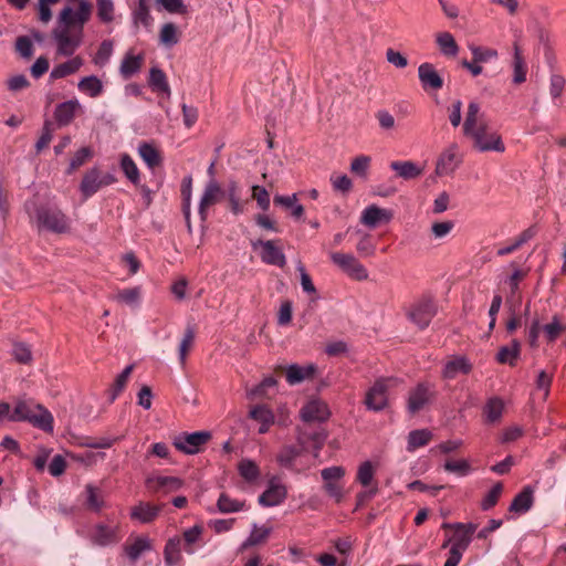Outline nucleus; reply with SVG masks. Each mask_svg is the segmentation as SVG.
<instances>
[{
    "label": "nucleus",
    "instance_id": "13d9d810",
    "mask_svg": "<svg viewBox=\"0 0 566 566\" xmlns=\"http://www.w3.org/2000/svg\"><path fill=\"white\" fill-rule=\"evenodd\" d=\"M374 473L375 470L371 462L365 461L359 465L356 479L363 486H369L374 479Z\"/></svg>",
    "mask_w": 566,
    "mask_h": 566
},
{
    "label": "nucleus",
    "instance_id": "4d7b16f0",
    "mask_svg": "<svg viewBox=\"0 0 566 566\" xmlns=\"http://www.w3.org/2000/svg\"><path fill=\"white\" fill-rule=\"evenodd\" d=\"M503 491V485L501 482H497L490 492L484 496L481 502V507L483 511H489L492 509L499 501Z\"/></svg>",
    "mask_w": 566,
    "mask_h": 566
},
{
    "label": "nucleus",
    "instance_id": "ea45409f",
    "mask_svg": "<svg viewBox=\"0 0 566 566\" xmlns=\"http://www.w3.org/2000/svg\"><path fill=\"white\" fill-rule=\"evenodd\" d=\"M431 439L432 433L427 429L410 431L408 434L407 450L412 452L418 448L427 446Z\"/></svg>",
    "mask_w": 566,
    "mask_h": 566
},
{
    "label": "nucleus",
    "instance_id": "7ed1b4c3",
    "mask_svg": "<svg viewBox=\"0 0 566 566\" xmlns=\"http://www.w3.org/2000/svg\"><path fill=\"white\" fill-rule=\"evenodd\" d=\"M12 421H29L34 427L45 431H53V416L41 405L33 401H19L10 416Z\"/></svg>",
    "mask_w": 566,
    "mask_h": 566
},
{
    "label": "nucleus",
    "instance_id": "f704fd0d",
    "mask_svg": "<svg viewBox=\"0 0 566 566\" xmlns=\"http://www.w3.org/2000/svg\"><path fill=\"white\" fill-rule=\"evenodd\" d=\"M77 101H67L56 106L54 116L59 125L64 126L74 118L75 111L78 107Z\"/></svg>",
    "mask_w": 566,
    "mask_h": 566
},
{
    "label": "nucleus",
    "instance_id": "ddd939ff",
    "mask_svg": "<svg viewBox=\"0 0 566 566\" xmlns=\"http://www.w3.org/2000/svg\"><path fill=\"white\" fill-rule=\"evenodd\" d=\"M132 21L136 32H151L154 19L150 15L147 0H137L136 6L132 10Z\"/></svg>",
    "mask_w": 566,
    "mask_h": 566
},
{
    "label": "nucleus",
    "instance_id": "9d476101",
    "mask_svg": "<svg viewBox=\"0 0 566 566\" xmlns=\"http://www.w3.org/2000/svg\"><path fill=\"white\" fill-rule=\"evenodd\" d=\"M210 433L206 431H197L192 433H182L174 439V446L177 450L187 453L195 454L200 452L201 447L208 442Z\"/></svg>",
    "mask_w": 566,
    "mask_h": 566
},
{
    "label": "nucleus",
    "instance_id": "4c0bfd02",
    "mask_svg": "<svg viewBox=\"0 0 566 566\" xmlns=\"http://www.w3.org/2000/svg\"><path fill=\"white\" fill-rule=\"evenodd\" d=\"M503 410L504 403L500 398H490L483 408V416L485 417V421L489 423L500 421L503 415Z\"/></svg>",
    "mask_w": 566,
    "mask_h": 566
},
{
    "label": "nucleus",
    "instance_id": "bb28decb",
    "mask_svg": "<svg viewBox=\"0 0 566 566\" xmlns=\"http://www.w3.org/2000/svg\"><path fill=\"white\" fill-rule=\"evenodd\" d=\"M81 191L87 199L96 193L101 188V171L96 168L88 170L81 182Z\"/></svg>",
    "mask_w": 566,
    "mask_h": 566
},
{
    "label": "nucleus",
    "instance_id": "8fccbe9b",
    "mask_svg": "<svg viewBox=\"0 0 566 566\" xmlns=\"http://www.w3.org/2000/svg\"><path fill=\"white\" fill-rule=\"evenodd\" d=\"M157 11H166L172 14H184L187 7L184 0H155Z\"/></svg>",
    "mask_w": 566,
    "mask_h": 566
},
{
    "label": "nucleus",
    "instance_id": "c03bdc74",
    "mask_svg": "<svg viewBox=\"0 0 566 566\" xmlns=\"http://www.w3.org/2000/svg\"><path fill=\"white\" fill-rule=\"evenodd\" d=\"M133 369H134V366L129 365L116 377L113 386L111 387V389L108 391L111 403L115 401V399L119 396V394L126 387Z\"/></svg>",
    "mask_w": 566,
    "mask_h": 566
},
{
    "label": "nucleus",
    "instance_id": "5701e85b",
    "mask_svg": "<svg viewBox=\"0 0 566 566\" xmlns=\"http://www.w3.org/2000/svg\"><path fill=\"white\" fill-rule=\"evenodd\" d=\"M146 485L154 492L165 491L172 492L181 488L182 482L180 479L175 476H153L146 480Z\"/></svg>",
    "mask_w": 566,
    "mask_h": 566
},
{
    "label": "nucleus",
    "instance_id": "603ef678",
    "mask_svg": "<svg viewBox=\"0 0 566 566\" xmlns=\"http://www.w3.org/2000/svg\"><path fill=\"white\" fill-rule=\"evenodd\" d=\"M543 331L545 333L547 340L549 343H553L564 331V325L559 317L557 315H554L552 322L544 325Z\"/></svg>",
    "mask_w": 566,
    "mask_h": 566
},
{
    "label": "nucleus",
    "instance_id": "423d86ee",
    "mask_svg": "<svg viewBox=\"0 0 566 566\" xmlns=\"http://www.w3.org/2000/svg\"><path fill=\"white\" fill-rule=\"evenodd\" d=\"M332 262L346 275L356 281L368 279L367 269L352 253L329 252Z\"/></svg>",
    "mask_w": 566,
    "mask_h": 566
},
{
    "label": "nucleus",
    "instance_id": "a211bd4d",
    "mask_svg": "<svg viewBox=\"0 0 566 566\" xmlns=\"http://www.w3.org/2000/svg\"><path fill=\"white\" fill-rule=\"evenodd\" d=\"M419 80L422 87L438 91L443 86V80L430 63H422L418 69Z\"/></svg>",
    "mask_w": 566,
    "mask_h": 566
},
{
    "label": "nucleus",
    "instance_id": "f8f14e48",
    "mask_svg": "<svg viewBox=\"0 0 566 566\" xmlns=\"http://www.w3.org/2000/svg\"><path fill=\"white\" fill-rule=\"evenodd\" d=\"M461 161L462 156L459 153V147L457 144H452L440 155L436 166V174L438 176L451 175Z\"/></svg>",
    "mask_w": 566,
    "mask_h": 566
},
{
    "label": "nucleus",
    "instance_id": "864d4df0",
    "mask_svg": "<svg viewBox=\"0 0 566 566\" xmlns=\"http://www.w3.org/2000/svg\"><path fill=\"white\" fill-rule=\"evenodd\" d=\"M566 80L563 75L553 73L549 78V94L554 102L560 98L565 88Z\"/></svg>",
    "mask_w": 566,
    "mask_h": 566
},
{
    "label": "nucleus",
    "instance_id": "052dcab7",
    "mask_svg": "<svg viewBox=\"0 0 566 566\" xmlns=\"http://www.w3.org/2000/svg\"><path fill=\"white\" fill-rule=\"evenodd\" d=\"M444 470L448 472L457 473L460 476H465L470 473L471 467L465 460H449L444 463Z\"/></svg>",
    "mask_w": 566,
    "mask_h": 566
},
{
    "label": "nucleus",
    "instance_id": "c9c22d12",
    "mask_svg": "<svg viewBox=\"0 0 566 566\" xmlns=\"http://www.w3.org/2000/svg\"><path fill=\"white\" fill-rule=\"evenodd\" d=\"M138 154L149 168H155L161 165L163 158L160 151L151 144L142 143L138 147Z\"/></svg>",
    "mask_w": 566,
    "mask_h": 566
},
{
    "label": "nucleus",
    "instance_id": "39448f33",
    "mask_svg": "<svg viewBox=\"0 0 566 566\" xmlns=\"http://www.w3.org/2000/svg\"><path fill=\"white\" fill-rule=\"evenodd\" d=\"M397 384L398 379L394 377L376 380L366 394V407L373 411H380L385 409L388 402L387 391L390 387L397 386Z\"/></svg>",
    "mask_w": 566,
    "mask_h": 566
},
{
    "label": "nucleus",
    "instance_id": "6ab92c4d",
    "mask_svg": "<svg viewBox=\"0 0 566 566\" xmlns=\"http://www.w3.org/2000/svg\"><path fill=\"white\" fill-rule=\"evenodd\" d=\"M281 371L285 373L286 381L291 385H297L306 379H310L315 374V366L307 365V366H300L296 364L290 365L289 367H280Z\"/></svg>",
    "mask_w": 566,
    "mask_h": 566
},
{
    "label": "nucleus",
    "instance_id": "2f4dec72",
    "mask_svg": "<svg viewBox=\"0 0 566 566\" xmlns=\"http://www.w3.org/2000/svg\"><path fill=\"white\" fill-rule=\"evenodd\" d=\"M148 84L158 94L170 96V87L166 74L158 67H151Z\"/></svg>",
    "mask_w": 566,
    "mask_h": 566
},
{
    "label": "nucleus",
    "instance_id": "1a4fd4ad",
    "mask_svg": "<svg viewBox=\"0 0 566 566\" xmlns=\"http://www.w3.org/2000/svg\"><path fill=\"white\" fill-rule=\"evenodd\" d=\"M305 438L304 434H300L297 437V444H285L283 446L277 455V463L291 471H298L296 468V462L300 457L305 452Z\"/></svg>",
    "mask_w": 566,
    "mask_h": 566
},
{
    "label": "nucleus",
    "instance_id": "7c9ffc66",
    "mask_svg": "<svg viewBox=\"0 0 566 566\" xmlns=\"http://www.w3.org/2000/svg\"><path fill=\"white\" fill-rule=\"evenodd\" d=\"M250 417L253 420H255V421L261 423V426L259 428V432L260 433L268 432L270 426L274 422V415H273V412L269 408L263 406V405H259V406L253 407L250 410Z\"/></svg>",
    "mask_w": 566,
    "mask_h": 566
},
{
    "label": "nucleus",
    "instance_id": "09e8293b",
    "mask_svg": "<svg viewBox=\"0 0 566 566\" xmlns=\"http://www.w3.org/2000/svg\"><path fill=\"white\" fill-rule=\"evenodd\" d=\"M240 475L248 482H254L260 476V469L256 463L249 459H243L238 464Z\"/></svg>",
    "mask_w": 566,
    "mask_h": 566
},
{
    "label": "nucleus",
    "instance_id": "338daca9",
    "mask_svg": "<svg viewBox=\"0 0 566 566\" xmlns=\"http://www.w3.org/2000/svg\"><path fill=\"white\" fill-rule=\"evenodd\" d=\"M440 4V8L444 14V17L449 20H455L460 18V8L459 6L451 0H437Z\"/></svg>",
    "mask_w": 566,
    "mask_h": 566
},
{
    "label": "nucleus",
    "instance_id": "c756f323",
    "mask_svg": "<svg viewBox=\"0 0 566 566\" xmlns=\"http://www.w3.org/2000/svg\"><path fill=\"white\" fill-rule=\"evenodd\" d=\"M512 67H513V83L514 84H522L526 81V74H527V65L525 62L524 56L522 55V52L516 43H514V55L512 61Z\"/></svg>",
    "mask_w": 566,
    "mask_h": 566
},
{
    "label": "nucleus",
    "instance_id": "4be33fe9",
    "mask_svg": "<svg viewBox=\"0 0 566 566\" xmlns=\"http://www.w3.org/2000/svg\"><path fill=\"white\" fill-rule=\"evenodd\" d=\"M202 533L203 527L200 525H195L182 533L181 544L182 551L187 554L191 555L196 552V549L203 545L202 543Z\"/></svg>",
    "mask_w": 566,
    "mask_h": 566
},
{
    "label": "nucleus",
    "instance_id": "49530a36",
    "mask_svg": "<svg viewBox=\"0 0 566 566\" xmlns=\"http://www.w3.org/2000/svg\"><path fill=\"white\" fill-rule=\"evenodd\" d=\"M81 65H82V60L80 57H74L67 62L56 65L51 72V77H53V78L65 77L70 74L75 73L76 71H78Z\"/></svg>",
    "mask_w": 566,
    "mask_h": 566
},
{
    "label": "nucleus",
    "instance_id": "79ce46f5",
    "mask_svg": "<svg viewBox=\"0 0 566 566\" xmlns=\"http://www.w3.org/2000/svg\"><path fill=\"white\" fill-rule=\"evenodd\" d=\"M195 337H196L195 326L188 324L185 329L184 337L180 342L179 350H178L179 352V360H180L181 365H185V363H186V358H187L190 349L193 346Z\"/></svg>",
    "mask_w": 566,
    "mask_h": 566
},
{
    "label": "nucleus",
    "instance_id": "f257e3e1",
    "mask_svg": "<svg viewBox=\"0 0 566 566\" xmlns=\"http://www.w3.org/2000/svg\"><path fill=\"white\" fill-rule=\"evenodd\" d=\"M463 133L473 140V147L479 151L503 153L505 150L501 136L489 127L483 115H480V106L475 102H471L468 106Z\"/></svg>",
    "mask_w": 566,
    "mask_h": 566
},
{
    "label": "nucleus",
    "instance_id": "0eeeda50",
    "mask_svg": "<svg viewBox=\"0 0 566 566\" xmlns=\"http://www.w3.org/2000/svg\"><path fill=\"white\" fill-rule=\"evenodd\" d=\"M437 314V305L431 297L423 296L417 301L407 312L410 322L424 329Z\"/></svg>",
    "mask_w": 566,
    "mask_h": 566
},
{
    "label": "nucleus",
    "instance_id": "774afa93",
    "mask_svg": "<svg viewBox=\"0 0 566 566\" xmlns=\"http://www.w3.org/2000/svg\"><path fill=\"white\" fill-rule=\"evenodd\" d=\"M437 43L441 52L447 56H454L458 52V44L454 38H437Z\"/></svg>",
    "mask_w": 566,
    "mask_h": 566
},
{
    "label": "nucleus",
    "instance_id": "3c124183",
    "mask_svg": "<svg viewBox=\"0 0 566 566\" xmlns=\"http://www.w3.org/2000/svg\"><path fill=\"white\" fill-rule=\"evenodd\" d=\"M120 167L125 176L134 184L137 185L140 180L139 178V170L133 160V158L125 154L122 156L120 159Z\"/></svg>",
    "mask_w": 566,
    "mask_h": 566
},
{
    "label": "nucleus",
    "instance_id": "a878e982",
    "mask_svg": "<svg viewBox=\"0 0 566 566\" xmlns=\"http://www.w3.org/2000/svg\"><path fill=\"white\" fill-rule=\"evenodd\" d=\"M390 218L391 214L386 209H381L377 206H369L363 211L360 221L369 228H375L382 221H389Z\"/></svg>",
    "mask_w": 566,
    "mask_h": 566
},
{
    "label": "nucleus",
    "instance_id": "9b49d317",
    "mask_svg": "<svg viewBox=\"0 0 566 566\" xmlns=\"http://www.w3.org/2000/svg\"><path fill=\"white\" fill-rule=\"evenodd\" d=\"M434 398V390L424 382L418 384L416 388L410 390L407 408L412 415L421 411Z\"/></svg>",
    "mask_w": 566,
    "mask_h": 566
},
{
    "label": "nucleus",
    "instance_id": "c85d7f7f",
    "mask_svg": "<svg viewBox=\"0 0 566 566\" xmlns=\"http://www.w3.org/2000/svg\"><path fill=\"white\" fill-rule=\"evenodd\" d=\"M218 511L222 514H230L248 510L245 501L232 499L227 493H221L217 501Z\"/></svg>",
    "mask_w": 566,
    "mask_h": 566
},
{
    "label": "nucleus",
    "instance_id": "f3484780",
    "mask_svg": "<svg viewBox=\"0 0 566 566\" xmlns=\"http://www.w3.org/2000/svg\"><path fill=\"white\" fill-rule=\"evenodd\" d=\"M258 244L262 248L261 259L264 263L276 265L280 268H283L285 265V263H286L285 255L281 251V249L275 245L274 241L260 240Z\"/></svg>",
    "mask_w": 566,
    "mask_h": 566
},
{
    "label": "nucleus",
    "instance_id": "de8ad7c7",
    "mask_svg": "<svg viewBox=\"0 0 566 566\" xmlns=\"http://www.w3.org/2000/svg\"><path fill=\"white\" fill-rule=\"evenodd\" d=\"M78 90L91 97H97L103 92V84L96 76H86L80 81Z\"/></svg>",
    "mask_w": 566,
    "mask_h": 566
},
{
    "label": "nucleus",
    "instance_id": "72a5a7b5",
    "mask_svg": "<svg viewBox=\"0 0 566 566\" xmlns=\"http://www.w3.org/2000/svg\"><path fill=\"white\" fill-rule=\"evenodd\" d=\"M181 538L176 536L169 538L164 549L165 562L169 566L178 565L181 560Z\"/></svg>",
    "mask_w": 566,
    "mask_h": 566
},
{
    "label": "nucleus",
    "instance_id": "0e129e2a",
    "mask_svg": "<svg viewBox=\"0 0 566 566\" xmlns=\"http://www.w3.org/2000/svg\"><path fill=\"white\" fill-rule=\"evenodd\" d=\"M331 182L334 190L342 193L349 192L353 187L350 178H348L346 175H332Z\"/></svg>",
    "mask_w": 566,
    "mask_h": 566
},
{
    "label": "nucleus",
    "instance_id": "6e6552de",
    "mask_svg": "<svg viewBox=\"0 0 566 566\" xmlns=\"http://www.w3.org/2000/svg\"><path fill=\"white\" fill-rule=\"evenodd\" d=\"M90 539L94 545H115L122 539L120 525L117 522L97 523L90 532Z\"/></svg>",
    "mask_w": 566,
    "mask_h": 566
},
{
    "label": "nucleus",
    "instance_id": "6e6d98bb",
    "mask_svg": "<svg viewBox=\"0 0 566 566\" xmlns=\"http://www.w3.org/2000/svg\"><path fill=\"white\" fill-rule=\"evenodd\" d=\"M142 289L139 286L120 290L116 298L127 305L137 304L140 300Z\"/></svg>",
    "mask_w": 566,
    "mask_h": 566
},
{
    "label": "nucleus",
    "instance_id": "473e14b6",
    "mask_svg": "<svg viewBox=\"0 0 566 566\" xmlns=\"http://www.w3.org/2000/svg\"><path fill=\"white\" fill-rule=\"evenodd\" d=\"M390 168L397 172V175L406 180L415 179L422 174V169L410 160L406 161H391Z\"/></svg>",
    "mask_w": 566,
    "mask_h": 566
},
{
    "label": "nucleus",
    "instance_id": "20e7f679",
    "mask_svg": "<svg viewBox=\"0 0 566 566\" xmlns=\"http://www.w3.org/2000/svg\"><path fill=\"white\" fill-rule=\"evenodd\" d=\"M35 217L41 229L54 233H64L70 229L69 218L56 207L41 206Z\"/></svg>",
    "mask_w": 566,
    "mask_h": 566
},
{
    "label": "nucleus",
    "instance_id": "dca6fc26",
    "mask_svg": "<svg viewBox=\"0 0 566 566\" xmlns=\"http://www.w3.org/2000/svg\"><path fill=\"white\" fill-rule=\"evenodd\" d=\"M301 416L306 422L324 421L329 417V410L324 401L313 399L302 408Z\"/></svg>",
    "mask_w": 566,
    "mask_h": 566
},
{
    "label": "nucleus",
    "instance_id": "680f3d73",
    "mask_svg": "<svg viewBox=\"0 0 566 566\" xmlns=\"http://www.w3.org/2000/svg\"><path fill=\"white\" fill-rule=\"evenodd\" d=\"M252 198L256 201L260 209L268 211L270 208V195L264 187L253 186Z\"/></svg>",
    "mask_w": 566,
    "mask_h": 566
},
{
    "label": "nucleus",
    "instance_id": "e2e57ef3",
    "mask_svg": "<svg viewBox=\"0 0 566 566\" xmlns=\"http://www.w3.org/2000/svg\"><path fill=\"white\" fill-rule=\"evenodd\" d=\"M53 124L49 120L44 123L42 134L35 144L36 151L40 153L49 146L53 137Z\"/></svg>",
    "mask_w": 566,
    "mask_h": 566
},
{
    "label": "nucleus",
    "instance_id": "e433bc0d",
    "mask_svg": "<svg viewBox=\"0 0 566 566\" xmlns=\"http://www.w3.org/2000/svg\"><path fill=\"white\" fill-rule=\"evenodd\" d=\"M160 511V506L151 505L150 503H139L132 511V518L139 520L143 523H150L154 521Z\"/></svg>",
    "mask_w": 566,
    "mask_h": 566
},
{
    "label": "nucleus",
    "instance_id": "a19ab883",
    "mask_svg": "<svg viewBox=\"0 0 566 566\" xmlns=\"http://www.w3.org/2000/svg\"><path fill=\"white\" fill-rule=\"evenodd\" d=\"M271 531L272 528L270 526L263 525L259 527L256 524H254L250 536L242 543L241 549L264 543L268 539Z\"/></svg>",
    "mask_w": 566,
    "mask_h": 566
},
{
    "label": "nucleus",
    "instance_id": "a18cd8bd",
    "mask_svg": "<svg viewBox=\"0 0 566 566\" xmlns=\"http://www.w3.org/2000/svg\"><path fill=\"white\" fill-rule=\"evenodd\" d=\"M96 14L101 22L108 24L115 20V4L113 0H96Z\"/></svg>",
    "mask_w": 566,
    "mask_h": 566
},
{
    "label": "nucleus",
    "instance_id": "cd10ccee",
    "mask_svg": "<svg viewBox=\"0 0 566 566\" xmlns=\"http://www.w3.org/2000/svg\"><path fill=\"white\" fill-rule=\"evenodd\" d=\"M144 63V55L142 53L134 54L133 52H128L120 64V74L125 80L130 78L135 73H137Z\"/></svg>",
    "mask_w": 566,
    "mask_h": 566
},
{
    "label": "nucleus",
    "instance_id": "37998d69",
    "mask_svg": "<svg viewBox=\"0 0 566 566\" xmlns=\"http://www.w3.org/2000/svg\"><path fill=\"white\" fill-rule=\"evenodd\" d=\"M85 505L88 510L98 512L103 505L104 500L102 495V491L98 488H95L91 484L85 488Z\"/></svg>",
    "mask_w": 566,
    "mask_h": 566
},
{
    "label": "nucleus",
    "instance_id": "69168bd1",
    "mask_svg": "<svg viewBox=\"0 0 566 566\" xmlns=\"http://www.w3.org/2000/svg\"><path fill=\"white\" fill-rule=\"evenodd\" d=\"M91 156H92V153L88 147H83L80 150H77L70 163L67 174H72L74 170H76L82 165H84Z\"/></svg>",
    "mask_w": 566,
    "mask_h": 566
},
{
    "label": "nucleus",
    "instance_id": "2eb2a0df",
    "mask_svg": "<svg viewBox=\"0 0 566 566\" xmlns=\"http://www.w3.org/2000/svg\"><path fill=\"white\" fill-rule=\"evenodd\" d=\"M224 196V190L221 189L220 185L214 180L211 179L203 191V195L200 200L199 205V214L201 220H206L207 218V209L218 202L220 198Z\"/></svg>",
    "mask_w": 566,
    "mask_h": 566
},
{
    "label": "nucleus",
    "instance_id": "4468645a",
    "mask_svg": "<svg viewBox=\"0 0 566 566\" xmlns=\"http://www.w3.org/2000/svg\"><path fill=\"white\" fill-rule=\"evenodd\" d=\"M454 534L452 538L451 549L458 551L461 554L469 547L472 535L476 531V525L473 523H453Z\"/></svg>",
    "mask_w": 566,
    "mask_h": 566
},
{
    "label": "nucleus",
    "instance_id": "b1692460",
    "mask_svg": "<svg viewBox=\"0 0 566 566\" xmlns=\"http://www.w3.org/2000/svg\"><path fill=\"white\" fill-rule=\"evenodd\" d=\"M534 503V489L531 485H526L523 490L513 499L510 505V512L523 514L531 510Z\"/></svg>",
    "mask_w": 566,
    "mask_h": 566
},
{
    "label": "nucleus",
    "instance_id": "5fc2aeb1",
    "mask_svg": "<svg viewBox=\"0 0 566 566\" xmlns=\"http://www.w3.org/2000/svg\"><path fill=\"white\" fill-rule=\"evenodd\" d=\"M191 177H187L182 180L181 184V195L184 197V212L185 218L187 220V224L189 230L191 229L190 224V198H191Z\"/></svg>",
    "mask_w": 566,
    "mask_h": 566
},
{
    "label": "nucleus",
    "instance_id": "bf43d9fd",
    "mask_svg": "<svg viewBox=\"0 0 566 566\" xmlns=\"http://www.w3.org/2000/svg\"><path fill=\"white\" fill-rule=\"evenodd\" d=\"M57 52L62 55H71L80 45V38H56Z\"/></svg>",
    "mask_w": 566,
    "mask_h": 566
},
{
    "label": "nucleus",
    "instance_id": "393cba45",
    "mask_svg": "<svg viewBox=\"0 0 566 566\" xmlns=\"http://www.w3.org/2000/svg\"><path fill=\"white\" fill-rule=\"evenodd\" d=\"M471 370V365L464 357H453L444 364L442 376L446 379H454L459 375H467Z\"/></svg>",
    "mask_w": 566,
    "mask_h": 566
},
{
    "label": "nucleus",
    "instance_id": "f03ea898",
    "mask_svg": "<svg viewBox=\"0 0 566 566\" xmlns=\"http://www.w3.org/2000/svg\"><path fill=\"white\" fill-rule=\"evenodd\" d=\"M92 14V4L87 0H80L78 8L65 7L57 17L56 28L52 35H75L82 32L84 24Z\"/></svg>",
    "mask_w": 566,
    "mask_h": 566
},
{
    "label": "nucleus",
    "instance_id": "58836bf2",
    "mask_svg": "<svg viewBox=\"0 0 566 566\" xmlns=\"http://www.w3.org/2000/svg\"><path fill=\"white\" fill-rule=\"evenodd\" d=\"M521 344L517 339H513L511 346H503L500 348L496 359L501 364L515 365L516 359L520 356Z\"/></svg>",
    "mask_w": 566,
    "mask_h": 566
},
{
    "label": "nucleus",
    "instance_id": "412c9836",
    "mask_svg": "<svg viewBox=\"0 0 566 566\" xmlns=\"http://www.w3.org/2000/svg\"><path fill=\"white\" fill-rule=\"evenodd\" d=\"M151 548V542L145 536L129 537L124 545V552L132 562H136L142 554Z\"/></svg>",
    "mask_w": 566,
    "mask_h": 566
},
{
    "label": "nucleus",
    "instance_id": "aec40b11",
    "mask_svg": "<svg viewBox=\"0 0 566 566\" xmlns=\"http://www.w3.org/2000/svg\"><path fill=\"white\" fill-rule=\"evenodd\" d=\"M287 495L286 488L282 484L270 482L269 488L259 496L262 506H275L281 504Z\"/></svg>",
    "mask_w": 566,
    "mask_h": 566
}]
</instances>
